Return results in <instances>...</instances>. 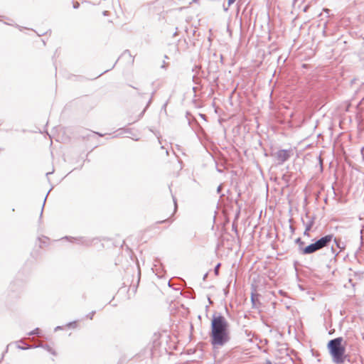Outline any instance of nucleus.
<instances>
[{"label": "nucleus", "instance_id": "3", "mask_svg": "<svg viewBox=\"0 0 364 364\" xmlns=\"http://www.w3.org/2000/svg\"><path fill=\"white\" fill-rule=\"evenodd\" d=\"M292 151L291 149H280L274 154L278 165L283 164L291 157Z\"/></svg>", "mask_w": 364, "mask_h": 364}, {"label": "nucleus", "instance_id": "5", "mask_svg": "<svg viewBox=\"0 0 364 364\" xmlns=\"http://www.w3.org/2000/svg\"><path fill=\"white\" fill-rule=\"evenodd\" d=\"M318 250H321L320 246L314 240V242L308 245L304 249H302V255H311Z\"/></svg>", "mask_w": 364, "mask_h": 364}, {"label": "nucleus", "instance_id": "24", "mask_svg": "<svg viewBox=\"0 0 364 364\" xmlns=\"http://www.w3.org/2000/svg\"><path fill=\"white\" fill-rule=\"evenodd\" d=\"M309 231L310 230H307V229H305V230L304 232V235L306 236H309Z\"/></svg>", "mask_w": 364, "mask_h": 364}, {"label": "nucleus", "instance_id": "25", "mask_svg": "<svg viewBox=\"0 0 364 364\" xmlns=\"http://www.w3.org/2000/svg\"><path fill=\"white\" fill-rule=\"evenodd\" d=\"M63 329V326H58L55 328V331H59V330H62Z\"/></svg>", "mask_w": 364, "mask_h": 364}, {"label": "nucleus", "instance_id": "42", "mask_svg": "<svg viewBox=\"0 0 364 364\" xmlns=\"http://www.w3.org/2000/svg\"><path fill=\"white\" fill-rule=\"evenodd\" d=\"M17 343H24V342L23 341V340H20V341H18Z\"/></svg>", "mask_w": 364, "mask_h": 364}, {"label": "nucleus", "instance_id": "34", "mask_svg": "<svg viewBox=\"0 0 364 364\" xmlns=\"http://www.w3.org/2000/svg\"><path fill=\"white\" fill-rule=\"evenodd\" d=\"M220 190H221V186H219L218 187L217 191H218V193H220Z\"/></svg>", "mask_w": 364, "mask_h": 364}, {"label": "nucleus", "instance_id": "9", "mask_svg": "<svg viewBox=\"0 0 364 364\" xmlns=\"http://www.w3.org/2000/svg\"><path fill=\"white\" fill-rule=\"evenodd\" d=\"M333 240L334 241L336 247L340 249V251H342L343 250L345 249V245H343V243L341 242V239L339 238H337V237H333Z\"/></svg>", "mask_w": 364, "mask_h": 364}, {"label": "nucleus", "instance_id": "18", "mask_svg": "<svg viewBox=\"0 0 364 364\" xmlns=\"http://www.w3.org/2000/svg\"><path fill=\"white\" fill-rule=\"evenodd\" d=\"M220 267V263H218L214 269V272L216 275H218L219 274V267Z\"/></svg>", "mask_w": 364, "mask_h": 364}, {"label": "nucleus", "instance_id": "1", "mask_svg": "<svg viewBox=\"0 0 364 364\" xmlns=\"http://www.w3.org/2000/svg\"><path fill=\"white\" fill-rule=\"evenodd\" d=\"M210 338L213 348L224 346L231 339L230 323L220 313L213 314Z\"/></svg>", "mask_w": 364, "mask_h": 364}, {"label": "nucleus", "instance_id": "12", "mask_svg": "<svg viewBox=\"0 0 364 364\" xmlns=\"http://www.w3.org/2000/svg\"><path fill=\"white\" fill-rule=\"evenodd\" d=\"M66 326L71 328H76L77 327V321H73L71 322H69L66 324Z\"/></svg>", "mask_w": 364, "mask_h": 364}, {"label": "nucleus", "instance_id": "45", "mask_svg": "<svg viewBox=\"0 0 364 364\" xmlns=\"http://www.w3.org/2000/svg\"><path fill=\"white\" fill-rule=\"evenodd\" d=\"M233 230H235L237 232V228H235V226H232Z\"/></svg>", "mask_w": 364, "mask_h": 364}, {"label": "nucleus", "instance_id": "21", "mask_svg": "<svg viewBox=\"0 0 364 364\" xmlns=\"http://www.w3.org/2000/svg\"><path fill=\"white\" fill-rule=\"evenodd\" d=\"M360 245L359 250H360L361 246H362V245H363V230H361L360 231Z\"/></svg>", "mask_w": 364, "mask_h": 364}, {"label": "nucleus", "instance_id": "15", "mask_svg": "<svg viewBox=\"0 0 364 364\" xmlns=\"http://www.w3.org/2000/svg\"><path fill=\"white\" fill-rule=\"evenodd\" d=\"M51 189H52V188H50V189L48 191V192L47 195L46 196V197H45V198H44L43 204V205H42V208H41V217L42 216V214H43V211L44 205H45L46 201V198H47V197H48V193H50V191H51Z\"/></svg>", "mask_w": 364, "mask_h": 364}, {"label": "nucleus", "instance_id": "36", "mask_svg": "<svg viewBox=\"0 0 364 364\" xmlns=\"http://www.w3.org/2000/svg\"><path fill=\"white\" fill-rule=\"evenodd\" d=\"M208 69H209V72H211V70H212V65H211V64L209 65Z\"/></svg>", "mask_w": 364, "mask_h": 364}, {"label": "nucleus", "instance_id": "40", "mask_svg": "<svg viewBox=\"0 0 364 364\" xmlns=\"http://www.w3.org/2000/svg\"><path fill=\"white\" fill-rule=\"evenodd\" d=\"M155 262H158V263H160V260H159V259H158V258H156V259H155Z\"/></svg>", "mask_w": 364, "mask_h": 364}, {"label": "nucleus", "instance_id": "17", "mask_svg": "<svg viewBox=\"0 0 364 364\" xmlns=\"http://www.w3.org/2000/svg\"><path fill=\"white\" fill-rule=\"evenodd\" d=\"M95 314V311H92L90 313H89L87 315H86V318L92 320L93 318V316Z\"/></svg>", "mask_w": 364, "mask_h": 364}, {"label": "nucleus", "instance_id": "19", "mask_svg": "<svg viewBox=\"0 0 364 364\" xmlns=\"http://www.w3.org/2000/svg\"><path fill=\"white\" fill-rule=\"evenodd\" d=\"M172 198H173V203H174V213H175L176 211V210H177V203H176V198L173 195H172Z\"/></svg>", "mask_w": 364, "mask_h": 364}, {"label": "nucleus", "instance_id": "8", "mask_svg": "<svg viewBox=\"0 0 364 364\" xmlns=\"http://www.w3.org/2000/svg\"><path fill=\"white\" fill-rule=\"evenodd\" d=\"M43 348L45 350H46L48 352L51 353L53 355H56V352L54 349H53L50 346H49L48 344H40V345H35L33 346V348Z\"/></svg>", "mask_w": 364, "mask_h": 364}, {"label": "nucleus", "instance_id": "4", "mask_svg": "<svg viewBox=\"0 0 364 364\" xmlns=\"http://www.w3.org/2000/svg\"><path fill=\"white\" fill-rule=\"evenodd\" d=\"M333 239V235L329 234L321 237V238L316 240V243L320 246V249L322 250L324 247L330 246Z\"/></svg>", "mask_w": 364, "mask_h": 364}, {"label": "nucleus", "instance_id": "43", "mask_svg": "<svg viewBox=\"0 0 364 364\" xmlns=\"http://www.w3.org/2000/svg\"><path fill=\"white\" fill-rule=\"evenodd\" d=\"M166 105H167V102H166V103L164 105L163 107H164V108H166Z\"/></svg>", "mask_w": 364, "mask_h": 364}, {"label": "nucleus", "instance_id": "14", "mask_svg": "<svg viewBox=\"0 0 364 364\" xmlns=\"http://www.w3.org/2000/svg\"><path fill=\"white\" fill-rule=\"evenodd\" d=\"M25 345H26L25 346H21L18 345L17 348H19V349H21V350H27V349H30V348H33V346H30V345H28L27 343H25Z\"/></svg>", "mask_w": 364, "mask_h": 364}, {"label": "nucleus", "instance_id": "20", "mask_svg": "<svg viewBox=\"0 0 364 364\" xmlns=\"http://www.w3.org/2000/svg\"><path fill=\"white\" fill-rule=\"evenodd\" d=\"M282 180L284 181L287 183L289 182V176L286 174L282 176Z\"/></svg>", "mask_w": 364, "mask_h": 364}, {"label": "nucleus", "instance_id": "37", "mask_svg": "<svg viewBox=\"0 0 364 364\" xmlns=\"http://www.w3.org/2000/svg\"><path fill=\"white\" fill-rule=\"evenodd\" d=\"M118 60L119 59L117 60V61L114 63V64H113V66L109 70L112 69L115 66V65L117 63Z\"/></svg>", "mask_w": 364, "mask_h": 364}, {"label": "nucleus", "instance_id": "32", "mask_svg": "<svg viewBox=\"0 0 364 364\" xmlns=\"http://www.w3.org/2000/svg\"><path fill=\"white\" fill-rule=\"evenodd\" d=\"M167 220H168V219H167V220H161V221H159V222H157V223H165V222H166V221H167Z\"/></svg>", "mask_w": 364, "mask_h": 364}, {"label": "nucleus", "instance_id": "11", "mask_svg": "<svg viewBox=\"0 0 364 364\" xmlns=\"http://www.w3.org/2000/svg\"><path fill=\"white\" fill-rule=\"evenodd\" d=\"M155 94V91H154L152 93H151V97L149 99V100L147 102V105L146 106V107L144 108V109L141 112V114H139V118L143 116V114H144L146 109L148 108V107L151 105V102H152V99H153V96Z\"/></svg>", "mask_w": 364, "mask_h": 364}, {"label": "nucleus", "instance_id": "27", "mask_svg": "<svg viewBox=\"0 0 364 364\" xmlns=\"http://www.w3.org/2000/svg\"><path fill=\"white\" fill-rule=\"evenodd\" d=\"M123 54H128L129 56H131V53L129 50H125Z\"/></svg>", "mask_w": 364, "mask_h": 364}, {"label": "nucleus", "instance_id": "31", "mask_svg": "<svg viewBox=\"0 0 364 364\" xmlns=\"http://www.w3.org/2000/svg\"><path fill=\"white\" fill-rule=\"evenodd\" d=\"M207 277H208V273H206V274H204V276H203V280H205V279H206V278H207Z\"/></svg>", "mask_w": 364, "mask_h": 364}, {"label": "nucleus", "instance_id": "13", "mask_svg": "<svg viewBox=\"0 0 364 364\" xmlns=\"http://www.w3.org/2000/svg\"><path fill=\"white\" fill-rule=\"evenodd\" d=\"M41 333V330L39 328H36L34 330L30 331L28 335L29 336H38Z\"/></svg>", "mask_w": 364, "mask_h": 364}, {"label": "nucleus", "instance_id": "35", "mask_svg": "<svg viewBox=\"0 0 364 364\" xmlns=\"http://www.w3.org/2000/svg\"><path fill=\"white\" fill-rule=\"evenodd\" d=\"M220 62L223 63V55H220Z\"/></svg>", "mask_w": 364, "mask_h": 364}, {"label": "nucleus", "instance_id": "28", "mask_svg": "<svg viewBox=\"0 0 364 364\" xmlns=\"http://www.w3.org/2000/svg\"><path fill=\"white\" fill-rule=\"evenodd\" d=\"M161 68H164V69H166V63H165L164 61V63H163L162 65L161 66Z\"/></svg>", "mask_w": 364, "mask_h": 364}, {"label": "nucleus", "instance_id": "39", "mask_svg": "<svg viewBox=\"0 0 364 364\" xmlns=\"http://www.w3.org/2000/svg\"><path fill=\"white\" fill-rule=\"evenodd\" d=\"M53 171H51V172H48V173H46V176H48V175H50V174L53 173Z\"/></svg>", "mask_w": 364, "mask_h": 364}, {"label": "nucleus", "instance_id": "7", "mask_svg": "<svg viewBox=\"0 0 364 364\" xmlns=\"http://www.w3.org/2000/svg\"><path fill=\"white\" fill-rule=\"evenodd\" d=\"M306 217L309 218L308 222H305L304 219H302V222L304 225H305V229H307V230H311L312 226L314 224V217H309V214H306Z\"/></svg>", "mask_w": 364, "mask_h": 364}, {"label": "nucleus", "instance_id": "22", "mask_svg": "<svg viewBox=\"0 0 364 364\" xmlns=\"http://www.w3.org/2000/svg\"><path fill=\"white\" fill-rule=\"evenodd\" d=\"M251 301H252V306H253V307H255V299H254V295H253V294H252V296H251Z\"/></svg>", "mask_w": 364, "mask_h": 364}, {"label": "nucleus", "instance_id": "29", "mask_svg": "<svg viewBox=\"0 0 364 364\" xmlns=\"http://www.w3.org/2000/svg\"><path fill=\"white\" fill-rule=\"evenodd\" d=\"M108 14H109V12H108L107 11H103V13H102V14H103L104 16H107V15H108Z\"/></svg>", "mask_w": 364, "mask_h": 364}, {"label": "nucleus", "instance_id": "33", "mask_svg": "<svg viewBox=\"0 0 364 364\" xmlns=\"http://www.w3.org/2000/svg\"><path fill=\"white\" fill-rule=\"evenodd\" d=\"M264 364H272V363L270 360H267Z\"/></svg>", "mask_w": 364, "mask_h": 364}, {"label": "nucleus", "instance_id": "6", "mask_svg": "<svg viewBox=\"0 0 364 364\" xmlns=\"http://www.w3.org/2000/svg\"><path fill=\"white\" fill-rule=\"evenodd\" d=\"M63 239H65L67 240H69L71 242H77L79 244H82L85 245H88L90 244L89 242H87L84 237H68L65 236L63 237Z\"/></svg>", "mask_w": 364, "mask_h": 364}, {"label": "nucleus", "instance_id": "30", "mask_svg": "<svg viewBox=\"0 0 364 364\" xmlns=\"http://www.w3.org/2000/svg\"><path fill=\"white\" fill-rule=\"evenodd\" d=\"M109 70H105L103 73H100V74L98 75V77L101 76L102 75H103L104 73H105L108 72Z\"/></svg>", "mask_w": 364, "mask_h": 364}, {"label": "nucleus", "instance_id": "41", "mask_svg": "<svg viewBox=\"0 0 364 364\" xmlns=\"http://www.w3.org/2000/svg\"><path fill=\"white\" fill-rule=\"evenodd\" d=\"M290 229H291V232L294 231V228L292 226H290Z\"/></svg>", "mask_w": 364, "mask_h": 364}, {"label": "nucleus", "instance_id": "38", "mask_svg": "<svg viewBox=\"0 0 364 364\" xmlns=\"http://www.w3.org/2000/svg\"><path fill=\"white\" fill-rule=\"evenodd\" d=\"M94 133H95V134H97V135H99V136H103V134H100V133H99V132H94Z\"/></svg>", "mask_w": 364, "mask_h": 364}, {"label": "nucleus", "instance_id": "16", "mask_svg": "<svg viewBox=\"0 0 364 364\" xmlns=\"http://www.w3.org/2000/svg\"><path fill=\"white\" fill-rule=\"evenodd\" d=\"M330 252L331 253V255H335L336 257L338 255V252H336V249L333 247V246L331 247Z\"/></svg>", "mask_w": 364, "mask_h": 364}, {"label": "nucleus", "instance_id": "10", "mask_svg": "<svg viewBox=\"0 0 364 364\" xmlns=\"http://www.w3.org/2000/svg\"><path fill=\"white\" fill-rule=\"evenodd\" d=\"M295 243L299 245V250L301 254H302V249H304V242L302 241V240L300 237H298L295 240Z\"/></svg>", "mask_w": 364, "mask_h": 364}, {"label": "nucleus", "instance_id": "46", "mask_svg": "<svg viewBox=\"0 0 364 364\" xmlns=\"http://www.w3.org/2000/svg\"><path fill=\"white\" fill-rule=\"evenodd\" d=\"M233 230H235L237 232V228H235V226H232Z\"/></svg>", "mask_w": 364, "mask_h": 364}, {"label": "nucleus", "instance_id": "47", "mask_svg": "<svg viewBox=\"0 0 364 364\" xmlns=\"http://www.w3.org/2000/svg\"><path fill=\"white\" fill-rule=\"evenodd\" d=\"M0 150H1V149L0 148Z\"/></svg>", "mask_w": 364, "mask_h": 364}, {"label": "nucleus", "instance_id": "2", "mask_svg": "<svg viewBox=\"0 0 364 364\" xmlns=\"http://www.w3.org/2000/svg\"><path fill=\"white\" fill-rule=\"evenodd\" d=\"M343 338L337 337L330 340L327 343V349L336 364H342L346 358V346L343 344Z\"/></svg>", "mask_w": 364, "mask_h": 364}, {"label": "nucleus", "instance_id": "23", "mask_svg": "<svg viewBox=\"0 0 364 364\" xmlns=\"http://www.w3.org/2000/svg\"><path fill=\"white\" fill-rule=\"evenodd\" d=\"M236 0H228V6L232 5L233 3L235 2Z\"/></svg>", "mask_w": 364, "mask_h": 364}, {"label": "nucleus", "instance_id": "44", "mask_svg": "<svg viewBox=\"0 0 364 364\" xmlns=\"http://www.w3.org/2000/svg\"><path fill=\"white\" fill-rule=\"evenodd\" d=\"M233 230H235L237 232V228H235V226H232Z\"/></svg>", "mask_w": 364, "mask_h": 364}, {"label": "nucleus", "instance_id": "26", "mask_svg": "<svg viewBox=\"0 0 364 364\" xmlns=\"http://www.w3.org/2000/svg\"><path fill=\"white\" fill-rule=\"evenodd\" d=\"M79 6H80L79 3L75 2V3H74V4H73V8H74V9H77V8L79 7Z\"/></svg>", "mask_w": 364, "mask_h": 364}]
</instances>
